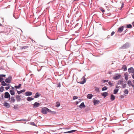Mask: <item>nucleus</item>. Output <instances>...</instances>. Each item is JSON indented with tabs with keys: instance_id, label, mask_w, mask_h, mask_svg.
Returning a JSON list of instances; mask_svg holds the SVG:
<instances>
[{
	"instance_id": "6e6d98bb",
	"label": "nucleus",
	"mask_w": 134,
	"mask_h": 134,
	"mask_svg": "<svg viewBox=\"0 0 134 134\" xmlns=\"http://www.w3.org/2000/svg\"><path fill=\"white\" fill-rule=\"evenodd\" d=\"M31 124L34 125H35V124L34 122H32Z\"/></svg>"
},
{
	"instance_id": "6e6552de",
	"label": "nucleus",
	"mask_w": 134,
	"mask_h": 134,
	"mask_svg": "<svg viewBox=\"0 0 134 134\" xmlns=\"http://www.w3.org/2000/svg\"><path fill=\"white\" fill-rule=\"evenodd\" d=\"M83 79L82 81L80 82H79V83L81 84H83L86 82V80L85 78V76H83L82 78Z\"/></svg>"
},
{
	"instance_id": "09e8293b",
	"label": "nucleus",
	"mask_w": 134,
	"mask_h": 134,
	"mask_svg": "<svg viewBox=\"0 0 134 134\" xmlns=\"http://www.w3.org/2000/svg\"><path fill=\"white\" fill-rule=\"evenodd\" d=\"M125 80L126 81H127V80H128V77H126V76L125 77Z\"/></svg>"
},
{
	"instance_id": "a18cd8bd",
	"label": "nucleus",
	"mask_w": 134,
	"mask_h": 134,
	"mask_svg": "<svg viewBox=\"0 0 134 134\" xmlns=\"http://www.w3.org/2000/svg\"><path fill=\"white\" fill-rule=\"evenodd\" d=\"M3 80V79L2 78L0 77V82H2Z\"/></svg>"
},
{
	"instance_id": "c756f323",
	"label": "nucleus",
	"mask_w": 134,
	"mask_h": 134,
	"mask_svg": "<svg viewBox=\"0 0 134 134\" xmlns=\"http://www.w3.org/2000/svg\"><path fill=\"white\" fill-rule=\"evenodd\" d=\"M132 82L130 80H129L127 82V84L129 86H130L131 85Z\"/></svg>"
},
{
	"instance_id": "f03ea898",
	"label": "nucleus",
	"mask_w": 134,
	"mask_h": 134,
	"mask_svg": "<svg viewBox=\"0 0 134 134\" xmlns=\"http://www.w3.org/2000/svg\"><path fill=\"white\" fill-rule=\"evenodd\" d=\"M129 47V44L128 43H126L125 44H124L123 46L120 47L119 48L120 49H125L128 48Z\"/></svg>"
},
{
	"instance_id": "393cba45",
	"label": "nucleus",
	"mask_w": 134,
	"mask_h": 134,
	"mask_svg": "<svg viewBox=\"0 0 134 134\" xmlns=\"http://www.w3.org/2000/svg\"><path fill=\"white\" fill-rule=\"evenodd\" d=\"M11 99V102H14L15 101V99L14 97H12Z\"/></svg>"
},
{
	"instance_id": "37998d69",
	"label": "nucleus",
	"mask_w": 134,
	"mask_h": 134,
	"mask_svg": "<svg viewBox=\"0 0 134 134\" xmlns=\"http://www.w3.org/2000/svg\"><path fill=\"white\" fill-rule=\"evenodd\" d=\"M14 108L15 109H18V107L17 106L14 105Z\"/></svg>"
},
{
	"instance_id": "7c9ffc66",
	"label": "nucleus",
	"mask_w": 134,
	"mask_h": 134,
	"mask_svg": "<svg viewBox=\"0 0 134 134\" xmlns=\"http://www.w3.org/2000/svg\"><path fill=\"white\" fill-rule=\"evenodd\" d=\"M60 106V103L58 102H57L56 105V107H59Z\"/></svg>"
},
{
	"instance_id": "1a4fd4ad",
	"label": "nucleus",
	"mask_w": 134,
	"mask_h": 134,
	"mask_svg": "<svg viewBox=\"0 0 134 134\" xmlns=\"http://www.w3.org/2000/svg\"><path fill=\"white\" fill-rule=\"evenodd\" d=\"M124 27L122 26L118 28V30L117 32L119 33H121L124 30Z\"/></svg>"
},
{
	"instance_id": "c9c22d12",
	"label": "nucleus",
	"mask_w": 134,
	"mask_h": 134,
	"mask_svg": "<svg viewBox=\"0 0 134 134\" xmlns=\"http://www.w3.org/2000/svg\"><path fill=\"white\" fill-rule=\"evenodd\" d=\"M107 89V88L106 87H104L102 88V90L103 91L106 90Z\"/></svg>"
},
{
	"instance_id": "5fc2aeb1",
	"label": "nucleus",
	"mask_w": 134,
	"mask_h": 134,
	"mask_svg": "<svg viewBox=\"0 0 134 134\" xmlns=\"http://www.w3.org/2000/svg\"><path fill=\"white\" fill-rule=\"evenodd\" d=\"M132 78L134 79V74L132 75Z\"/></svg>"
},
{
	"instance_id": "de8ad7c7",
	"label": "nucleus",
	"mask_w": 134,
	"mask_h": 134,
	"mask_svg": "<svg viewBox=\"0 0 134 134\" xmlns=\"http://www.w3.org/2000/svg\"><path fill=\"white\" fill-rule=\"evenodd\" d=\"M9 88V86H8L6 87H5V88L6 90H8Z\"/></svg>"
},
{
	"instance_id": "774afa93",
	"label": "nucleus",
	"mask_w": 134,
	"mask_h": 134,
	"mask_svg": "<svg viewBox=\"0 0 134 134\" xmlns=\"http://www.w3.org/2000/svg\"><path fill=\"white\" fill-rule=\"evenodd\" d=\"M124 4H122V5H124Z\"/></svg>"
},
{
	"instance_id": "bb28decb",
	"label": "nucleus",
	"mask_w": 134,
	"mask_h": 134,
	"mask_svg": "<svg viewBox=\"0 0 134 134\" xmlns=\"http://www.w3.org/2000/svg\"><path fill=\"white\" fill-rule=\"evenodd\" d=\"M21 84H19V85L18 86H15V87L16 88H20L21 86Z\"/></svg>"
},
{
	"instance_id": "473e14b6",
	"label": "nucleus",
	"mask_w": 134,
	"mask_h": 134,
	"mask_svg": "<svg viewBox=\"0 0 134 134\" xmlns=\"http://www.w3.org/2000/svg\"><path fill=\"white\" fill-rule=\"evenodd\" d=\"M108 84L110 85V87L112 86H113V83L110 81H109L108 82Z\"/></svg>"
},
{
	"instance_id": "4be33fe9",
	"label": "nucleus",
	"mask_w": 134,
	"mask_h": 134,
	"mask_svg": "<svg viewBox=\"0 0 134 134\" xmlns=\"http://www.w3.org/2000/svg\"><path fill=\"white\" fill-rule=\"evenodd\" d=\"M122 69H123L124 71H125L127 70V68L125 65H123L122 67Z\"/></svg>"
},
{
	"instance_id": "2f4dec72",
	"label": "nucleus",
	"mask_w": 134,
	"mask_h": 134,
	"mask_svg": "<svg viewBox=\"0 0 134 134\" xmlns=\"http://www.w3.org/2000/svg\"><path fill=\"white\" fill-rule=\"evenodd\" d=\"M95 90L97 92H99V88L97 87H95L94 88Z\"/></svg>"
},
{
	"instance_id": "052dcab7",
	"label": "nucleus",
	"mask_w": 134,
	"mask_h": 134,
	"mask_svg": "<svg viewBox=\"0 0 134 134\" xmlns=\"http://www.w3.org/2000/svg\"><path fill=\"white\" fill-rule=\"evenodd\" d=\"M69 128H64V129H69Z\"/></svg>"
},
{
	"instance_id": "13d9d810",
	"label": "nucleus",
	"mask_w": 134,
	"mask_h": 134,
	"mask_svg": "<svg viewBox=\"0 0 134 134\" xmlns=\"http://www.w3.org/2000/svg\"><path fill=\"white\" fill-rule=\"evenodd\" d=\"M79 102H80L81 100V99H79Z\"/></svg>"
},
{
	"instance_id": "bf43d9fd",
	"label": "nucleus",
	"mask_w": 134,
	"mask_h": 134,
	"mask_svg": "<svg viewBox=\"0 0 134 134\" xmlns=\"http://www.w3.org/2000/svg\"><path fill=\"white\" fill-rule=\"evenodd\" d=\"M131 86H132L133 87H134V85H133L132 84H131Z\"/></svg>"
},
{
	"instance_id": "603ef678",
	"label": "nucleus",
	"mask_w": 134,
	"mask_h": 134,
	"mask_svg": "<svg viewBox=\"0 0 134 134\" xmlns=\"http://www.w3.org/2000/svg\"><path fill=\"white\" fill-rule=\"evenodd\" d=\"M79 103V102L77 101L76 102V105H77Z\"/></svg>"
},
{
	"instance_id": "4d7b16f0",
	"label": "nucleus",
	"mask_w": 134,
	"mask_h": 134,
	"mask_svg": "<svg viewBox=\"0 0 134 134\" xmlns=\"http://www.w3.org/2000/svg\"><path fill=\"white\" fill-rule=\"evenodd\" d=\"M132 25L133 26H134V21L132 23Z\"/></svg>"
},
{
	"instance_id": "9b49d317",
	"label": "nucleus",
	"mask_w": 134,
	"mask_h": 134,
	"mask_svg": "<svg viewBox=\"0 0 134 134\" xmlns=\"http://www.w3.org/2000/svg\"><path fill=\"white\" fill-rule=\"evenodd\" d=\"M4 105L7 108H9L10 107V105L9 103L6 102L4 103Z\"/></svg>"
},
{
	"instance_id": "aec40b11",
	"label": "nucleus",
	"mask_w": 134,
	"mask_h": 134,
	"mask_svg": "<svg viewBox=\"0 0 134 134\" xmlns=\"http://www.w3.org/2000/svg\"><path fill=\"white\" fill-rule=\"evenodd\" d=\"M115 99V96L113 94H111V96L110 99L111 101L114 100Z\"/></svg>"
},
{
	"instance_id": "a211bd4d",
	"label": "nucleus",
	"mask_w": 134,
	"mask_h": 134,
	"mask_svg": "<svg viewBox=\"0 0 134 134\" xmlns=\"http://www.w3.org/2000/svg\"><path fill=\"white\" fill-rule=\"evenodd\" d=\"M123 82V81L122 80H120L118 81L117 84L118 85L122 84Z\"/></svg>"
},
{
	"instance_id": "a19ab883",
	"label": "nucleus",
	"mask_w": 134,
	"mask_h": 134,
	"mask_svg": "<svg viewBox=\"0 0 134 134\" xmlns=\"http://www.w3.org/2000/svg\"><path fill=\"white\" fill-rule=\"evenodd\" d=\"M5 76V75H4V74H2V75H0V77H4Z\"/></svg>"
},
{
	"instance_id": "412c9836",
	"label": "nucleus",
	"mask_w": 134,
	"mask_h": 134,
	"mask_svg": "<svg viewBox=\"0 0 134 134\" xmlns=\"http://www.w3.org/2000/svg\"><path fill=\"white\" fill-rule=\"evenodd\" d=\"M34 98L30 97H28L27 98V100L29 101H31L34 99Z\"/></svg>"
},
{
	"instance_id": "0eeeda50",
	"label": "nucleus",
	"mask_w": 134,
	"mask_h": 134,
	"mask_svg": "<svg viewBox=\"0 0 134 134\" xmlns=\"http://www.w3.org/2000/svg\"><path fill=\"white\" fill-rule=\"evenodd\" d=\"M128 72L130 73L134 74V69L133 67H130L128 69Z\"/></svg>"
},
{
	"instance_id": "79ce46f5",
	"label": "nucleus",
	"mask_w": 134,
	"mask_h": 134,
	"mask_svg": "<svg viewBox=\"0 0 134 134\" xmlns=\"http://www.w3.org/2000/svg\"><path fill=\"white\" fill-rule=\"evenodd\" d=\"M102 82L103 83L108 82V80H103L102 81Z\"/></svg>"
},
{
	"instance_id": "f704fd0d",
	"label": "nucleus",
	"mask_w": 134,
	"mask_h": 134,
	"mask_svg": "<svg viewBox=\"0 0 134 134\" xmlns=\"http://www.w3.org/2000/svg\"><path fill=\"white\" fill-rule=\"evenodd\" d=\"M124 93L126 94H127L128 93V91L127 89H126L125 90Z\"/></svg>"
},
{
	"instance_id": "c03bdc74",
	"label": "nucleus",
	"mask_w": 134,
	"mask_h": 134,
	"mask_svg": "<svg viewBox=\"0 0 134 134\" xmlns=\"http://www.w3.org/2000/svg\"><path fill=\"white\" fill-rule=\"evenodd\" d=\"M122 87L124 88H125L126 86V85L125 84H124V85H122Z\"/></svg>"
},
{
	"instance_id": "7ed1b4c3",
	"label": "nucleus",
	"mask_w": 134,
	"mask_h": 134,
	"mask_svg": "<svg viewBox=\"0 0 134 134\" xmlns=\"http://www.w3.org/2000/svg\"><path fill=\"white\" fill-rule=\"evenodd\" d=\"M121 76V75L119 74H116L114 75L113 78L114 80H118L120 78Z\"/></svg>"
},
{
	"instance_id": "ea45409f",
	"label": "nucleus",
	"mask_w": 134,
	"mask_h": 134,
	"mask_svg": "<svg viewBox=\"0 0 134 134\" xmlns=\"http://www.w3.org/2000/svg\"><path fill=\"white\" fill-rule=\"evenodd\" d=\"M124 76H126V77H128L129 76V75L128 74V73L126 72L124 74Z\"/></svg>"
},
{
	"instance_id": "680f3d73",
	"label": "nucleus",
	"mask_w": 134,
	"mask_h": 134,
	"mask_svg": "<svg viewBox=\"0 0 134 134\" xmlns=\"http://www.w3.org/2000/svg\"><path fill=\"white\" fill-rule=\"evenodd\" d=\"M2 26V25L0 23V26Z\"/></svg>"
},
{
	"instance_id": "e2e57ef3",
	"label": "nucleus",
	"mask_w": 134,
	"mask_h": 134,
	"mask_svg": "<svg viewBox=\"0 0 134 134\" xmlns=\"http://www.w3.org/2000/svg\"><path fill=\"white\" fill-rule=\"evenodd\" d=\"M116 88H119V87L117 86H116Z\"/></svg>"
},
{
	"instance_id": "a878e982",
	"label": "nucleus",
	"mask_w": 134,
	"mask_h": 134,
	"mask_svg": "<svg viewBox=\"0 0 134 134\" xmlns=\"http://www.w3.org/2000/svg\"><path fill=\"white\" fill-rule=\"evenodd\" d=\"M119 91V89H115L114 90V93L115 94H116Z\"/></svg>"
},
{
	"instance_id": "4c0bfd02",
	"label": "nucleus",
	"mask_w": 134,
	"mask_h": 134,
	"mask_svg": "<svg viewBox=\"0 0 134 134\" xmlns=\"http://www.w3.org/2000/svg\"><path fill=\"white\" fill-rule=\"evenodd\" d=\"M18 121H27V120L24 119H20V120H18Z\"/></svg>"
},
{
	"instance_id": "72a5a7b5",
	"label": "nucleus",
	"mask_w": 134,
	"mask_h": 134,
	"mask_svg": "<svg viewBox=\"0 0 134 134\" xmlns=\"http://www.w3.org/2000/svg\"><path fill=\"white\" fill-rule=\"evenodd\" d=\"M132 27V26L131 24H128L127 25V28H130Z\"/></svg>"
},
{
	"instance_id": "c85d7f7f",
	"label": "nucleus",
	"mask_w": 134,
	"mask_h": 134,
	"mask_svg": "<svg viewBox=\"0 0 134 134\" xmlns=\"http://www.w3.org/2000/svg\"><path fill=\"white\" fill-rule=\"evenodd\" d=\"M4 90V87L3 86H1V87L0 88V91L1 92H3Z\"/></svg>"
},
{
	"instance_id": "2eb2a0df",
	"label": "nucleus",
	"mask_w": 134,
	"mask_h": 134,
	"mask_svg": "<svg viewBox=\"0 0 134 134\" xmlns=\"http://www.w3.org/2000/svg\"><path fill=\"white\" fill-rule=\"evenodd\" d=\"M85 107V105L83 102L81 103L79 106V107L81 109L83 107Z\"/></svg>"
},
{
	"instance_id": "338daca9",
	"label": "nucleus",
	"mask_w": 134,
	"mask_h": 134,
	"mask_svg": "<svg viewBox=\"0 0 134 134\" xmlns=\"http://www.w3.org/2000/svg\"><path fill=\"white\" fill-rule=\"evenodd\" d=\"M12 88L13 89H14V88L13 87H12Z\"/></svg>"
},
{
	"instance_id": "20e7f679",
	"label": "nucleus",
	"mask_w": 134,
	"mask_h": 134,
	"mask_svg": "<svg viewBox=\"0 0 134 134\" xmlns=\"http://www.w3.org/2000/svg\"><path fill=\"white\" fill-rule=\"evenodd\" d=\"M33 105V108H36L38 107L40 105V104L37 102H36Z\"/></svg>"
},
{
	"instance_id": "f257e3e1",
	"label": "nucleus",
	"mask_w": 134,
	"mask_h": 134,
	"mask_svg": "<svg viewBox=\"0 0 134 134\" xmlns=\"http://www.w3.org/2000/svg\"><path fill=\"white\" fill-rule=\"evenodd\" d=\"M41 112L42 114H47L48 112H51L52 114H53L56 113L55 112L51 111L49 109L46 107H44L42 109Z\"/></svg>"
},
{
	"instance_id": "0e129e2a",
	"label": "nucleus",
	"mask_w": 134,
	"mask_h": 134,
	"mask_svg": "<svg viewBox=\"0 0 134 134\" xmlns=\"http://www.w3.org/2000/svg\"><path fill=\"white\" fill-rule=\"evenodd\" d=\"M79 0H74V1H78Z\"/></svg>"
},
{
	"instance_id": "39448f33",
	"label": "nucleus",
	"mask_w": 134,
	"mask_h": 134,
	"mask_svg": "<svg viewBox=\"0 0 134 134\" xmlns=\"http://www.w3.org/2000/svg\"><path fill=\"white\" fill-rule=\"evenodd\" d=\"M4 98H9V99H10V96L8 92H5V93Z\"/></svg>"
},
{
	"instance_id": "f3484780",
	"label": "nucleus",
	"mask_w": 134,
	"mask_h": 134,
	"mask_svg": "<svg viewBox=\"0 0 134 134\" xmlns=\"http://www.w3.org/2000/svg\"><path fill=\"white\" fill-rule=\"evenodd\" d=\"M108 94V93L107 92H103L102 94V95L104 96V97H105Z\"/></svg>"
},
{
	"instance_id": "423d86ee",
	"label": "nucleus",
	"mask_w": 134,
	"mask_h": 134,
	"mask_svg": "<svg viewBox=\"0 0 134 134\" xmlns=\"http://www.w3.org/2000/svg\"><path fill=\"white\" fill-rule=\"evenodd\" d=\"M12 77L11 76H9L8 78L5 80V82L7 83H10L11 81Z\"/></svg>"
},
{
	"instance_id": "cd10ccee",
	"label": "nucleus",
	"mask_w": 134,
	"mask_h": 134,
	"mask_svg": "<svg viewBox=\"0 0 134 134\" xmlns=\"http://www.w3.org/2000/svg\"><path fill=\"white\" fill-rule=\"evenodd\" d=\"M1 85L4 86L7 85V84L4 81H3L2 82Z\"/></svg>"
},
{
	"instance_id": "3c124183",
	"label": "nucleus",
	"mask_w": 134,
	"mask_h": 134,
	"mask_svg": "<svg viewBox=\"0 0 134 134\" xmlns=\"http://www.w3.org/2000/svg\"><path fill=\"white\" fill-rule=\"evenodd\" d=\"M101 10L103 13H104L105 12V10L102 9H101Z\"/></svg>"
},
{
	"instance_id": "dca6fc26",
	"label": "nucleus",
	"mask_w": 134,
	"mask_h": 134,
	"mask_svg": "<svg viewBox=\"0 0 134 134\" xmlns=\"http://www.w3.org/2000/svg\"><path fill=\"white\" fill-rule=\"evenodd\" d=\"M93 96V95L91 94H88L87 96V98L89 99H91L92 98Z\"/></svg>"
},
{
	"instance_id": "864d4df0",
	"label": "nucleus",
	"mask_w": 134,
	"mask_h": 134,
	"mask_svg": "<svg viewBox=\"0 0 134 134\" xmlns=\"http://www.w3.org/2000/svg\"><path fill=\"white\" fill-rule=\"evenodd\" d=\"M3 96H4V95H3V94H2V95H1V97H2V98H3Z\"/></svg>"
},
{
	"instance_id": "69168bd1",
	"label": "nucleus",
	"mask_w": 134,
	"mask_h": 134,
	"mask_svg": "<svg viewBox=\"0 0 134 134\" xmlns=\"http://www.w3.org/2000/svg\"><path fill=\"white\" fill-rule=\"evenodd\" d=\"M1 98H0V101H1Z\"/></svg>"
},
{
	"instance_id": "58836bf2",
	"label": "nucleus",
	"mask_w": 134,
	"mask_h": 134,
	"mask_svg": "<svg viewBox=\"0 0 134 134\" xmlns=\"http://www.w3.org/2000/svg\"><path fill=\"white\" fill-rule=\"evenodd\" d=\"M77 98L78 97L77 96H75L73 97V99L74 100H75L77 99Z\"/></svg>"
},
{
	"instance_id": "6ab92c4d",
	"label": "nucleus",
	"mask_w": 134,
	"mask_h": 134,
	"mask_svg": "<svg viewBox=\"0 0 134 134\" xmlns=\"http://www.w3.org/2000/svg\"><path fill=\"white\" fill-rule=\"evenodd\" d=\"M10 93L12 95H14L15 94L14 91L13 90H11L10 91Z\"/></svg>"
},
{
	"instance_id": "8fccbe9b",
	"label": "nucleus",
	"mask_w": 134,
	"mask_h": 134,
	"mask_svg": "<svg viewBox=\"0 0 134 134\" xmlns=\"http://www.w3.org/2000/svg\"><path fill=\"white\" fill-rule=\"evenodd\" d=\"M61 86V85L60 83H59L57 87H60Z\"/></svg>"
},
{
	"instance_id": "b1692460",
	"label": "nucleus",
	"mask_w": 134,
	"mask_h": 134,
	"mask_svg": "<svg viewBox=\"0 0 134 134\" xmlns=\"http://www.w3.org/2000/svg\"><path fill=\"white\" fill-rule=\"evenodd\" d=\"M76 131V130H72L70 131H68L67 132H64V133H70L72 132H75Z\"/></svg>"
},
{
	"instance_id": "4468645a",
	"label": "nucleus",
	"mask_w": 134,
	"mask_h": 134,
	"mask_svg": "<svg viewBox=\"0 0 134 134\" xmlns=\"http://www.w3.org/2000/svg\"><path fill=\"white\" fill-rule=\"evenodd\" d=\"M16 99L17 102H20L21 100V98L19 95H16Z\"/></svg>"
},
{
	"instance_id": "9d476101",
	"label": "nucleus",
	"mask_w": 134,
	"mask_h": 134,
	"mask_svg": "<svg viewBox=\"0 0 134 134\" xmlns=\"http://www.w3.org/2000/svg\"><path fill=\"white\" fill-rule=\"evenodd\" d=\"M99 102L100 101L98 100L94 99L93 101V102L94 103V105L98 104Z\"/></svg>"
},
{
	"instance_id": "49530a36",
	"label": "nucleus",
	"mask_w": 134,
	"mask_h": 134,
	"mask_svg": "<svg viewBox=\"0 0 134 134\" xmlns=\"http://www.w3.org/2000/svg\"><path fill=\"white\" fill-rule=\"evenodd\" d=\"M115 34V32L114 31H113L111 32V36H112L113 35Z\"/></svg>"
},
{
	"instance_id": "ddd939ff",
	"label": "nucleus",
	"mask_w": 134,
	"mask_h": 134,
	"mask_svg": "<svg viewBox=\"0 0 134 134\" xmlns=\"http://www.w3.org/2000/svg\"><path fill=\"white\" fill-rule=\"evenodd\" d=\"M41 95V94L39 93L38 92H37L35 94V96L34 97V98H37L39 97V96H40Z\"/></svg>"
},
{
	"instance_id": "e433bc0d",
	"label": "nucleus",
	"mask_w": 134,
	"mask_h": 134,
	"mask_svg": "<svg viewBox=\"0 0 134 134\" xmlns=\"http://www.w3.org/2000/svg\"><path fill=\"white\" fill-rule=\"evenodd\" d=\"M29 47L27 46H24L22 47L21 49H26L28 48Z\"/></svg>"
},
{
	"instance_id": "5701e85b",
	"label": "nucleus",
	"mask_w": 134,
	"mask_h": 134,
	"mask_svg": "<svg viewBox=\"0 0 134 134\" xmlns=\"http://www.w3.org/2000/svg\"><path fill=\"white\" fill-rule=\"evenodd\" d=\"M25 90H21L20 91H17V92L18 94H20L22 93L23 92H24L25 91Z\"/></svg>"
},
{
	"instance_id": "f8f14e48",
	"label": "nucleus",
	"mask_w": 134,
	"mask_h": 134,
	"mask_svg": "<svg viewBox=\"0 0 134 134\" xmlns=\"http://www.w3.org/2000/svg\"><path fill=\"white\" fill-rule=\"evenodd\" d=\"M25 94L26 96H31L32 94V93L31 92H26L25 93Z\"/></svg>"
}]
</instances>
